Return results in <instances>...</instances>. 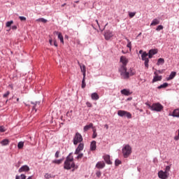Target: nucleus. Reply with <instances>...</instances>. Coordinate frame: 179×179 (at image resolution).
<instances>
[{
  "label": "nucleus",
  "mask_w": 179,
  "mask_h": 179,
  "mask_svg": "<svg viewBox=\"0 0 179 179\" xmlns=\"http://www.w3.org/2000/svg\"><path fill=\"white\" fill-rule=\"evenodd\" d=\"M75 162H73V156L69 154L64 162V169L65 170H71V169H75Z\"/></svg>",
  "instance_id": "f257e3e1"
},
{
  "label": "nucleus",
  "mask_w": 179,
  "mask_h": 179,
  "mask_svg": "<svg viewBox=\"0 0 179 179\" xmlns=\"http://www.w3.org/2000/svg\"><path fill=\"white\" fill-rule=\"evenodd\" d=\"M122 153L124 159H127V157H129L132 153V147H131L129 144L125 145L122 149Z\"/></svg>",
  "instance_id": "f03ea898"
},
{
  "label": "nucleus",
  "mask_w": 179,
  "mask_h": 179,
  "mask_svg": "<svg viewBox=\"0 0 179 179\" xmlns=\"http://www.w3.org/2000/svg\"><path fill=\"white\" fill-rule=\"evenodd\" d=\"M148 57L149 55L146 52H143L141 55V59L144 61V65L147 69L149 68V58Z\"/></svg>",
  "instance_id": "7ed1b4c3"
},
{
  "label": "nucleus",
  "mask_w": 179,
  "mask_h": 179,
  "mask_svg": "<svg viewBox=\"0 0 179 179\" xmlns=\"http://www.w3.org/2000/svg\"><path fill=\"white\" fill-rule=\"evenodd\" d=\"M117 115H119V117H127L129 119L132 118V114H131V113L122 110L117 111Z\"/></svg>",
  "instance_id": "20e7f679"
},
{
  "label": "nucleus",
  "mask_w": 179,
  "mask_h": 179,
  "mask_svg": "<svg viewBox=\"0 0 179 179\" xmlns=\"http://www.w3.org/2000/svg\"><path fill=\"white\" fill-rule=\"evenodd\" d=\"M164 107L160 103H155L152 105L151 110L152 111L160 112L163 110Z\"/></svg>",
  "instance_id": "39448f33"
},
{
  "label": "nucleus",
  "mask_w": 179,
  "mask_h": 179,
  "mask_svg": "<svg viewBox=\"0 0 179 179\" xmlns=\"http://www.w3.org/2000/svg\"><path fill=\"white\" fill-rule=\"evenodd\" d=\"M83 141V138L82 137V135L79 133H76L74 138H73V143L74 145H78V143H80Z\"/></svg>",
  "instance_id": "423d86ee"
},
{
  "label": "nucleus",
  "mask_w": 179,
  "mask_h": 179,
  "mask_svg": "<svg viewBox=\"0 0 179 179\" xmlns=\"http://www.w3.org/2000/svg\"><path fill=\"white\" fill-rule=\"evenodd\" d=\"M158 177L161 179H166L169 178V174L167 173V172L160 171L158 172Z\"/></svg>",
  "instance_id": "0eeeda50"
},
{
  "label": "nucleus",
  "mask_w": 179,
  "mask_h": 179,
  "mask_svg": "<svg viewBox=\"0 0 179 179\" xmlns=\"http://www.w3.org/2000/svg\"><path fill=\"white\" fill-rule=\"evenodd\" d=\"M114 34H113V31L110 30H106L105 34H104V37L106 40H110L111 37H113Z\"/></svg>",
  "instance_id": "6e6552de"
},
{
  "label": "nucleus",
  "mask_w": 179,
  "mask_h": 179,
  "mask_svg": "<svg viewBox=\"0 0 179 179\" xmlns=\"http://www.w3.org/2000/svg\"><path fill=\"white\" fill-rule=\"evenodd\" d=\"M83 148H85V145L80 143L75 151V155H79L83 150Z\"/></svg>",
  "instance_id": "1a4fd4ad"
},
{
  "label": "nucleus",
  "mask_w": 179,
  "mask_h": 179,
  "mask_svg": "<svg viewBox=\"0 0 179 179\" xmlns=\"http://www.w3.org/2000/svg\"><path fill=\"white\" fill-rule=\"evenodd\" d=\"M157 53V49H152L149 50L148 54V57L150 59L153 58V55H156V54Z\"/></svg>",
  "instance_id": "9d476101"
},
{
  "label": "nucleus",
  "mask_w": 179,
  "mask_h": 179,
  "mask_svg": "<svg viewBox=\"0 0 179 179\" xmlns=\"http://www.w3.org/2000/svg\"><path fill=\"white\" fill-rule=\"evenodd\" d=\"M122 79H129V76H132V75H134V73H131L129 74L127 71H124V72H122L120 73Z\"/></svg>",
  "instance_id": "9b49d317"
},
{
  "label": "nucleus",
  "mask_w": 179,
  "mask_h": 179,
  "mask_svg": "<svg viewBox=\"0 0 179 179\" xmlns=\"http://www.w3.org/2000/svg\"><path fill=\"white\" fill-rule=\"evenodd\" d=\"M19 173L30 171V168L27 165L22 166L19 170Z\"/></svg>",
  "instance_id": "f8f14e48"
},
{
  "label": "nucleus",
  "mask_w": 179,
  "mask_h": 179,
  "mask_svg": "<svg viewBox=\"0 0 179 179\" xmlns=\"http://www.w3.org/2000/svg\"><path fill=\"white\" fill-rule=\"evenodd\" d=\"M78 65L80 68L81 72L83 73V75L84 77H86V66H85V64H80V63H79L78 62Z\"/></svg>",
  "instance_id": "ddd939ff"
},
{
  "label": "nucleus",
  "mask_w": 179,
  "mask_h": 179,
  "mask_svg": "<svg viewBox=\"0 0 179 179\" xmlns=\"http://www.w3.org/2000/svg\"><path fill=\"white\" fill-rule=\"evenodd\" d=\"M120 62L122 64V66H127L128 64V59L125 57V56H122L120 57Z\"/></svg>",
  "instance_id": "4468645a"
},
{
  "label": "nucleus",
  "mask_w": 179,
  "mask_h": 179,
  "mask_svg": "<svg viewBox=\"0 0 179 179\" xmlns=\"http://www.w3.org/2000/svg\"><path fill=\"white\" fill-rule=\"evenodd\" d=\"M96 169H104V167H106V164L104 162H99L96 164Z\"/></svg>",
  "instance_id": "2eb2a0df"
},
{
  "label": "nucleus",
  "mask_w": 179,
  "mask_h": 179,
  "mask_svg": "<svg viewBox=\"0 0 179 179\" xmlns=\"http://www.w3.org/2000/svg\"><path fill=\"white\" fill-rule=\"evenodd\" d=\"M121 94L124 96H131V92L129 90L124 89L121 90Z\"/></svg>",
  "instance_id": "dca6fc26"
},
{
  "label": "nucleus",
  "mask_w": 179,
  "mask_h": 179,
  "mask_svg": "<svg viewBox=\"0 0 179 179\" xmlns=\"http://www.w3.org/2000/svg\"><path fill=\"white\" fill-rule=\"evenodd\" d=\"M176 75H177V73H176V71H172L169 77L166 78V80H171L172 79H174Z\"/></svg>",
  "instance_id": "f3484780"
},
{
  "label": "nucleus",
  "mask_w": 179,
  "mask_h": 179,
  "mask_svg": "<svg viewBox=\"0 0 179 179\" xmlns=\"http://www.w3.org/2000/svg\"><path fill=\"white\" fill-rule=\"evenodd\" d=\"M31 104L33 105L32 110H35V111H37V108L40 107V102H31Z\"/></svg>",
  "instance_id": "a211bd4d"
},
{
  "label": "nucleus",
  "mask_w": 179,
  "mask_h": 179,
  "mask_svg": "<svg viewBox=\"0 0 179 179\" xmlns=\"http://www.w3.org/2000/svg\"><path fill=\"white\" fill-rule=\"evenodd\" d=\"M103 160H105L107 164H112L111 160H110V155H105L103 156Z\"/></svg>",
  "instance_id": "6ab92c4d"
},
{
  "label": "nucleus",
  "mask_w": 179,
  "mask_h": 179,
  "mask_svg": "<svg viewBox=\"0 0 179 179\" xmlns=\"http://www.w3.org/2000/svg\"><path fill=\"white\" fill-rule=\"evenodd\" d=\"M162 76L156 75L155 76H154V78L152 79V83H155V82H159V81L162 80Z\"/></svg>",
  "instance_id": "aec40b11"
},
{
  "label": "nucleus",
  "mask_w": 179,
  "mask_h": 179,
  "mask_svg": "<svg viewBox=\"0 0 179 179\" xmlns=\"http://www.w3.org/2000/svg\"><path fill=\"white\" fill-rule=\"evenodd\" d=\"M91 99L92 100H99L100 99V96H99V94L96 92H94L91 94Z\"/></svg>",
  "instance_id": "412c9836"
},
{
  "label": "nucleus",
  "mask_w": 179,
  "mask_h": 179,
  "mask_svg": "<svg viewBox=\"0 0 179 179\" xmlns=\"http://www.w3.org/2000/svg\"><path fill=\"white\" fill-rule=\"evenodd\" d=\"M172 116H173V117H176L179 118V108L175 109V110L173 111Z\"/></svg>",
  "instance_id": "4be33fe9"
},
{
  "label": "nucleus",
  "mask_w": 179,
  "mask_h": 179,
  "mask_svg": "<svg viewBox=\"0 0 179 179\" xmlns=\"http://www.w3.org/2000/svg\"><path fill=\"white\" fill-rule=\"evenodd\" d=\"M159 24H160V21L155 18L152 20V23L150 24V26H156Z\"/></svg>",
  "instance_id": "5701e85b"
},
{
  "label": "nucleus",
  "mask_w": 179,
  "mask_h": 179,
  "mask_svg": "<svg viewBox=\"0 0 179 179\" xmlns=\"http://www.w3.org/2000/svg\"><path fill=\"white\" fill-rule=\"evenodd\" d=\"M90 128H93V123H90V124L86 125L84 127V132H87L88 129H90Z\"/></svg>",
  "instance_id": "b1692460"
},
{
  "label": "nucleus",
  "mask_w": 179,
  "mask_h": 179,
  "mask_svg": "<svg viewBox=\"0 0 179 179\" xmlns=\"http://www.w3.org/2000/svg\"><path fill=\"white\" fill-rule=\"evenodd\" d=\"M9 140L6 138L1 141V145L2 146H7V145H9Z\"/></svg>",
  "instance_id": "393cba45"
},
{
  "label": "nucleus",
  "mask_w": 179,
  "mask_h": 179,
  "mask_svg": "<svg viewBox=\"0 0 179 179\" xmlns=\"http://www.w3.org/2000/svg\"><path fill=\"white\" fill-rule=\"evenodd\" d=\"M96 141H93L90 144V150H96Z\"/></svg>",
  "instance_id": "a878e982"
},
{
  "label": "nucleus",
  "mask_w": 179,
  "mask_h": 179,
  "mask_svg": "<svg viewBox=\"0 0 179 179\" xmlns=\"http://www.w3.org/2000/svg\"><path fill=\"white\" fill-rule=\"evenodd\" d=\"M57 34L58 36V38L60 40V42L64 44V36H62V34L60 32H57Z\"/></svg>",
  "instance_id": "bb28decb"
},
{
  "label": "nucleus",
  "mask_w": 179,
  "mask_h": 179,
  "mask_svg": "<svg viewBox=\"0 0 179 179\" xmlns=\"http://www.w3.org/2000/svg\"><path fill=\"white\" fill-rule=\"evenodd\" d=\"M120 73H122V72H127V66H121L120 69H119Z\"/></svg>",
  "instance_id": "cd10ccee"
},
{
  "label": "nucleus",
  "mask_w": 179,
  "mask_h": 179,
  "mask_svg": "<svg viewBox=\"0 0 179 179\" xmlns=\"http://www.w3.org/2000/svg\"><path fill=\"white\" fill-rule=\"evenodd\" d=\"M85 80H86V77L83 76V78L82 80V85H81L82 89H85V87H86Z\"/></svg>",
  "instance_id": "c85d7f7f"
},
{
  "label": "nucleus",
  "mask_w": 179,
  "mask_h": 179,
  "mask_svg": "<svg viewBox=\"0 0 179 179\" xmlns=\"http://www.w3.org/2000/svg\"><path fill=\"white\" fill-rule=\"evenodd\" d=\"M62 162H64V159H55L52 161V163H54L55 164H61L62 163Z\"/></svg>",
  "instance_id": "c756f323"
},
{
  "label": "nucleus",
  "mask_w": 179,
  "mask_h": 179,
  "mask_svg": "<svg viewBox=\"0 0 179 179\" xmlns=\"http://www.w3.org/2000/svg\"><path fill=\"white\" fill-rule=\"evenodd\" d=\"M163 64H164V59L159 58L157 61V65H163Z\"/></svg>",
  "instance_id": "7c9ffc66"
},
{
  "label": "nucleus",
  "mask_w": 179,
  "mask_h": 179,
  "mask_svg": "<svg viewBox=\"0 0 179 179\" xmlns=\"http://www.w3.org/2000/svg\"><path fill=\"white\" fill-rule=\"evenodd\" d=\"M169 86V83H165L158 87V89H164Z\"/></svg>",
  "instance_id": "2f4dec72"
},
{
  "label": "nucleus",
  "mask_w": 179,
  "mask_h": 179,
  "mask_svg": "<svg viewBox=\"0 0 179 179\" xmlns=\"http://www.w3.org/2000/svg\"><path fill=\"white\" fill-rule=\"evenodd\" d=\"M23 146H24V143L22 141H20L17 144L18 149H23Z\"/></svg>",
  "instance_id": "473e14b6"
},
{
  "label": "nucleus",
  "mask_w": 179,
  "mask_h": 179,
  "mask_svg": "<svg viewBox=\"0 0 179 179\" xmlns=\"http://www.w3.org/2000/svg\"><path fill=\"white\" fill-rule=\"evenodd\" d=\"M126 40L128 42L127 47L128 48H130V50H131L132 48V43H131V42L128 38H126Z\"/></svg>",
  "instance_id": "72a5a7b5"
},
{
  "label": "nucleus",
  "mask_w": 179,
  "mask_h": 179,
  "mask_svg": "<svg viewBox=\"0 0 179 179\" xmlns=\"http://www.w3.org/2000/svg\"><path fill=\"white\" fill-rule=\"evenodd\" d=\"M15 179H26V176L24 174H21L20 176H16Z\"/></svg>",
  "instance_id": "f704fd0d"
},
{
  "label": "nucleus",
  "mask_w": 179,
  "mask_h": 179,
  "mask_svg": "<svg viewBox=\"0 0 179 179\" xmlns=\"http://www.w3.org/2000/svg\"><path fill=\"white\" fill-rule=\"evenodd\" d=\"M12 24H13V20L7 22L6 24V27H10V26H12Z\"/></svg>",
  "instance_id": "c9c22d12"
},
{
  "label": "nucleus",
  "mask_w": 179,
  "mask_h": 179,
  "mask_svg": "<svg viewBox=\"0 0 179 179\" xmlns=\"http://www.w3.org/2000/svg\"><path fill=\"white\" fill-rule=\"evenodd\" d=\"M36 22H41L42 23H47V20L44 18H38Z\"/></svg>",
  "instance_id": "e433bc0d"
},
{
  "label": "nucleus",
  "mask_w": 179,
  "mask_h": 179,
  "mask_svg": "<svg viewBox=\"0 0 179 179\" xmlns=\"http://www.w3.org/2000/svg\"><path fill=\"white\" fill-rule=\"evenodd\" d=\"M135 15H136V12H134V13L129 12V17H131V18L134 17V16H135Z\"/></svg>",
  "instance_id": "4c0bfd02"
},
{
  "label": "nucleus",
  "mask_w": 179,
  "mask_h": 179,
  "mask_svg": "<svg viewBox=\"0 0 179 179\" xmlns=\"http://www.w3.org/2000/svg\"><path fill=\"white\" fill-rule=\"evenodd\" d=\"M163 29H164V27L162 25H159L157 27L156 30H157V31H160V30H163Z\"/></svg>",
  "instance_id": "58836bf2"
},
{
  "label": "nucleus",
  "mask_w": 179,
  "mask_h": 179,
  "mask_svg": "<svg viewBox=\"0 0 179 179\" xmlns=\"http://www.w3.org/2000/svg\"><path fill=\"white\" fill-rule=\"evenodd\" d=\"M45 178H46V179L52 178V176H51V174H50V173H46L45 175Z\"/></svg>",
  "instance_id": "ea45409f"
},
{
  "label": "nucleus",
  "mask_w": 179,
  "mask_h": 179,
  "mask_svg": "<svg viewBox=\"0 0 179 179\" xmlns=\"http://www.w3.org/2000/svg\"><path fill=\"white\" fill-rule=\"evenodd\" d=\"M10 94V92L7 91L6 93L3 94V97L5 99L8 97V96H9Z\"/></svg>",
  "instance_id": "a19ab883"
},
{
  "label": "nucleus",
  "mask_w": 179,
  "mask_h": 179,
  "mask_svg": "<svg viewBox=\"0 0 179 179\" xmlns=\"http://www.w3.org/2000/svg\"><path fill=\"white\" fill-rule=\"evenodd\" d=\"M19 19L21 20V22H26V17L20 16Z\"/></svg>",
  "instance_id": "79ce46f5"
},
{
  "label": "nucleus",
  "mask_w": 179,
  "mask_h": 179,
  "mask_svg": "<svg viewBox=\"0 0 179 179\" xmlns=\"http://www.w3.org/2000/svg\"><path fill=\"white\" fill-rule=\"evenodd\" d=\"M115 166H120V164H121V161H120V159H116L115 162Z\"/></svg>",
  "instance_id": "37998d69"
},
{
  "label": "nucleus",
  "mask_w": 179,
  "mask_h": 179,
  "mask_svg": "<svg viewBox=\"0 0 179 179\" xmlns=\"http://www.w3.org/2000/svg\"><path fill=\"white\" fill-rule=\"evenodd\" d=\"M96 177H98V178H100V177H101V172L100 171H98L96 173Z\"/></svg>",
  "instance_id": "c03bdc74"
},
{
  "label": "nucleus",
  "mask_w": 179,
  "mask_h": 179,
  "mask_svg": "<svg viewBox=\"0 0 179 179\" xmlns=\"http://www.w3.org/2000/svg\"><path fill=\"white\" fill-rule=\"evenodd\" d=\"M170 166H166V169H165V173L169 174V171H170Z\"/></svg>",
  "instance_id": "a18cd8bd"
},
{
  "label": "nucleus",
  "mask_w": 179,
  "mask_h": 179,
  "mask_svg": "<svg viewBox=\"0 0 179 179\" xmlns=\"http://www.w3.org/2000/svg\"><path fill=\"white\" fill-rule=\"evenodd\" d=\"M5 127L3 126L0 127V132H5Z\"/></svg>",
  "instance_id": "49530a36"
},
{
  "label": "nucleus",
  "mask_w": 179,
  "mask_h": 179,
  "mask_svg": "<svg viewBox=\"0 0 179 179\" xmlns=\"http://www.w3.org/2000/svg\"><path fill=\"white\" fill-rule=\"evenodd\" d=\"M86 106H87V107H90V108H92V103H90V102H89V101L86 102Z\"/></svg>",
  "instance_id": "de8ad7c7"
},
{
  "label": "nucleus",
  "mask_w": 179,
  "mask_h": 179,
  "mask_svg": "<svg viewBox=\"0 0 179 179\" xmlns=\"http://www.w3.org/2000/svg\"><path fill=\"white\" fill-rule=\"evenodd\" d=\"M55 156L56 159H58L59 157V151H57Z\"/></svg>",
  "instance_id": "09e8293b"
},
{
  "label": "nucleus",
  "mask_w": 179,
  "mask_h": 179,
  "mask_svg": "<svg viewBox=\"0 0 179 179\" xmlns=\"http://www.w3.org/2000/svg\"><path fill=\"white\" fill-rule=\"evenodd\" d=\"M82 157H83V154H79L78 153V157H77V159H82Z\"/></svg>",
  "instance_id": "8fccbe9b"
},
{
  "label": "nucleus",
  "mask_w": 179,
  "mask_h": 179,
  "mask_svg": "<svg viewBox=\"0 0 179 179\" xmlns=\"http://www.w3.org/2000/svg\"><path fill=\"white\" fill-rule=\"evenodd\" d=\"M97 138V133H93V134H92V138L94 139V138Z\"/></svg>",
  "instance_id": "3c124183"
},
{
  "label": "nucleus",
  "mask_w": 179,
  "mask_h": 179,
  "mask_svg": "<svg viewBox=\"0 0 179 179\" xmlns=\"http://www.w3.org/2000/svg\"><path fill=\"white\" fill-rule=\"evenodd\" d=\"M11 29H12V30H17V26H16V25L12 26Z\"/></svg>",
  "instance_id": "603ef678"
},
{
  "label": "nucleus",
  "mask_w": 179,
  "mask_h": 179,
  "mask_svg": "<svg viewBox=\"0 0 179 179\" xmlns=\"http://www.w3.org/2000/svg\"><path fill=\"white\" fill-rule=\"evenodd\" d=\"M54 46L58 47V43H57V41H54Z\"/></svg>",
  "instance_id": "864d4df0"
},
{
  "label": "nucleus",
  "mask_w": 179,
  "mask_h": 179,
  "mask_svg": "<svg viewBox=\"0 0 179 179\" xmlns=\"http://www.w3.org/2000/svg\"><path fill=\"white\" fill-rule=\"evenodd\" d=\"M8 87H10V89H11L12 90H13V85L10 84V85H8Z\"/></svg>",
  "instance_id": "5fc2aeb1"
},
{
  "label": "nucleus",
  "mask_w": 179,
  "mask_h": 179,
  "mask_svg": "<svg viewBox=\"0 0 179 179\" xmlns=\"http://www.w3.org/2000/svg\"><path fill=\"white\" fill-rule=\"evenodd\" d=\"M146 106H148L149 107V108H150V110H152V105L148 103H145Z\"/></svg>",
  "instance_id": "6e6d98bb"
},
{
  "label": "nucleus",
  "mask_w": 179,
  "mask_h": 179,
  "mask_svg": "<svg viewBox=\"0 0 179 179\" xmlns=\"http://www.w3.org/2000/svg\"><path fill=\"white\" fill-rule=\"evenodd\" d=\"M49 43H50V45H52V38H50L49 39Z\"/></svg>",
  "instance_id": "4d7b16f0"
},
{
  "label": "nucleus",
  "mask_w": 179,
  "mask_h": 179,
  "mask_svg": "<svg viewBox=\"0 0 179 179\" xmlns=\"http://www.w3.org/2000/svg\"><path fill=\"white\" fill-rule=\"evenodd\" d=\"M104 127L106 128V129H108V124H105Z\"/></svg>",
  "instance_id": "13d9d810"
},
{
  "label": "nucleus",
  "mask_w": 179,
  "mask_h": 179,
  "mask_svg": "<svg viewBox=\"0 0 179 179\" xmlns=\"http://www.w3.org/2000/svg\"><path fill=\"white\" fill-rule=\"evenodd\" d=\"M139 54H143V50H139Z\"/></svg>",
  "instance_id": "bf43d9fd"
},
{
  "label": "nucleus",
  "mask_w": 179,
  "mask_h": 179,
  "mask_svg": "<svg viewBox=\"0 0 179 179\" xmlns=\"http://www.w3.org/2000/svg\"><path fill=\"white\" fill-rule=\"evenodd\" d=\"M92 131H93V133H97L96 129H93Z\"/></svg>",
  "instance_id": "052dcab7"
},
{
  "label": "nucleus",
  "mask_w": 179,
  "mask_h": 179,
  "mask_svg": "<svg viewBox=\"0 0 179 179\" xmlns=\"http://www.w3.org/2000/svg\"><path fill=\"white\" fill-rule=\"evenodd\" d=\"M95 22L97 23L98 26H100V25L99 24V20H96Z\"/></svg>",
  "instance_id": "680f3d73"
},
{
  "label": "nucleus",
  "mask_w": 179,
  "mask_h": 179,
  "mask_svg": "<svg viewBox=\"0 0 179 179\" xmlns=\"http://www.w3.org/2000/svg\"><path fill=\"white\" fill-rule=\"evenodd\" d=\"M17 101H19V98L17 99Z\"/></svg>",
  "instance_id": "e2e57ef3"
},
{
  "label": "nucleus",
  "mask_w": 179,
  "mask_h": 179,
  "mask_svg": "<svg viewBox=\"0 0 179 179\" xmlns=\"http://www.w3.org/2000/svg\"><path fill=\"white\" fill-rule=\"evenodd\" d=\"M141 112H142V110H140Z\"/></svg>",
  "instance_id": "0e129e2a"
}]
</instances>
